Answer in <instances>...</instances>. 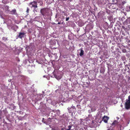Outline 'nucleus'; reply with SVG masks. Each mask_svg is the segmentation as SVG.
Returning <instances> with one entry per match:
<instances>
[{
    "label": "nucleus",
    "instance_id": "obj_12",
    "mask_svg": "<svg viewBox=\"0 0 130 130\" xmlns=\"http://www.w3.org/2000/svg\"><path fill=\"white\" fill-rule=\"evenodd\" d=\"M80 53L79 54V55L80 56H82L84 54V51L82 49L80 50Z\"/></svg>",
    "mask_w": 130,
    "mask_h": 130
},
{
    "label": "nucleus",
    "instance_id": "obj_20",
    "mask_svg": "<svg viewBox=\"0 0 130 130\" xmlns=\"http://www.w3.org/2000/svg\"><path fill=\"white\" fill-rule=\"evenodd\" d=\"M91 110H92V111H94V110H95H95H93V109L92 108Z\"/></svg>",
    "mask_w": 130,
    "mask_h": 130
},
{
    "label": "nucleus",
    "instance_id": "obj_23",
    "mask_svg": "<svg viewBox=\"0 0 130 130\" xmlns=\"http://www.w3.org/2000/svg\"><path fill=\"white\" fill-rule=\"evenodd\" d=\"M74 107H74V106H73V108H74Z\"/></svg>",
    "mask_w": 130,
    "mask_h": 130
},
{
    "label": "nucleus",
    "instance_id": "obj_7",
    "mask_svg": "<svg viewBox=\"0 0 130 130\" xmlns=\"http://www.w3.org/2000/svg\"><path fill=\"white\" fill-rule=\"evenodd\" d=\"M43 97V95L42 94H39L37 98V100H40Z\"/></svg>",
    "mask_w": 130,
    "mask_h": 130
},
{
    "label": "nucleus",
    "instance_id": "obj_11",
    "mask_svg": "<svg viewBox=\"0 0 130 130\" xmlns=\"http://www.w3.org/2000/svg\"><path fill=\"white\" fill-rule=\"evenodd\" d=\"M5 8L6 10V12L7 13H8L9 12V10L8 9H9V7L8 6H6L5 7Z\"/></svg>",
    "mask_w": 130,
    "mask_h": 130
},
{
    "label": "nucleus",
    "instance_id": "obj_13",
    "mask_svg": "<svg viewBox=\"0 0 130 130\" xmlns=\"http://www.w3.org/2000/svg\"><path fill=\"white\" fill-rule=\"evenodd\" d=\"M72 127V126L71 125H69L68 126V129H66L65 130H70V129Z\"/></svg>",
    "mask_w": 130,
    "mask_h": 130
},
{
    "label": "nucleus",
    "instance_id": "obj_3",
    "mask_svg": "<svg viewBox=\"0 0 130 130\" xmlns=\"http://www.w3.org/2000/svg\"><path fill=\"white\" fill-rule=\"evenodd\" d=\"M41 12L42 15H45L47 14V11L46 9H41L40 10Z\"/></svg>",
    "mask_w": 130,
    "mask_h": 130
},
{
    "label": "nucleus",
    "instance_id": "obj_26",
    "mask_svg": "<svg viewBox=\"0 0 130 130\" xmlns=\"http://www.w3.org/2000/svg\"><path fill=\"white\" fill-rule=\"evenodd\" d=\"M68 109L69 110V108H68Z\"/></svg>",
    "mask_w": 130,
    "mask_h": 130
},
{
    "label": "nucleus",
    "instance_id": "obj_15",
    "mask_svg": "<svg viewBox=\"0 0 130 130\" xmlns=\"http://www.w3.org/2000/svg\"><path fill=\"white\" fill-rule=\"evenodd\" d=\"M29 10V9L28 8H27V10H26V12L27 13H28V12Z\"/></svg>",
    "mask_w": 130,
    "mask_h": 130
},
{
    "label": "nucleus",
    "instance_id": "obj_4",
    "mask_svg": "<svg viewBox=\"0 0 130 130\" xmlns=\"http://www.w3.org/2000/svg\"><path fill=\"white\" fill-rule=\"evenodd\" d=\"M25 34V33L24 32H20L18 36V37L19 38L21 39L24 37Z\"/></svg>",
    "mask_w": 130,
    "mask_h": 130
},
{
    "label": "nucleus",
    "instance_id": "obj_17",
    "mask_svg": "<svg viewBox=\"0 0 130 130\" xmlns=\"http://www.w3.org/2000/svg\"><path fill=\"white\" fill-rule=\"evenodd\" d=\"M3 40H6V38L5 37L3 38Z\"/></svg>",
    "mask_w": 130,
    "mask_h": 130
},
{
    "label": "nucleus",
    "instance_id": "obj_22",
    "mask_svg": "<svg viewBox=\"0 0 130 130\" xmlns=\"http://www.w3.org/2000/svg\"><path fill=\"white\" fill-rule=\"evenodd\" d=\"M122 0H118V1H121Z\"/></svg>",
    "mask_w": 130,
    "mask_h": 130
},
{
    "label": "nucleus",
    "instance_id": "obj_25",
    "mask_svg": "<svg viewBox=\"0 0 130 130\" xmlns=\"http://www.w3.org/2000/svg\"><path fill=\"white\" fill-rule=\"evenodd\" d=\"M50 122H48V123H50Z\"/></svg>",
    "mask_w": 130,
    "mask_h": 130
},
{
    "label": "nucleus",
    "instance_id": "obj_18",
    "mask_svg": "<svg viewBox=\"0 0 130 130\" xmlns=\"http://www.w3.org/2000/svg\"><path fill=\"white\" fill-rule=\"evenodd\" d=\"M118 120L119 119V118L118 117H117L116 118Z\"/></svg>",
    "mask_w": 130,
    "mask_h": 130
},
{
    "label": "nucleus",
    "instance_id": "obj_21",
    "mask_svg": "<svg viewBox=\"0 0 130 130\" xmlns=\"http://www.w3.org/2000/svg\"><path fill=\"white\" fill-rule=\"evenodd\" d=\"M60 24V22H58V24Z\"/></svg>",
    "mask_w": 130,
    "mask_h": 130
},
{
    "label": "nucleus",
    "instance_id": "obj_10",
    "mask_svg": "<svg viewBox=\"0 0 130 130\" xmlns=\"http://www.w3.org/2000/svg\"><path fill=\"white\" fill-rule=\"evenodd\" d=\"M11 13L13 14H16V11L15 9H13L10 12Z\"/></svg>",
    "mask_w": 130,
    "mask_h": 130
},
{
    "label": "nucleus",
    "instance_id": "obj_9",
    "mask_svg": "<svg viewBox=\"0 0 130 130\" xmlns=\"http://www.w3.org/2000/svg\"><path fill=\"white\" fill-rule=\"evenodd\" d=\"M53 111L54 113H56V114L58 115H59L60 114V111L59 110H53Z\"/></svg>",
    "mask_w": 130,
    "mask_h": 130
},
{
    "label": "nucleus",
    "instance_id": "obj_16",
    "mask_svg": "<svg viewBox=\"0 0 130 130\" xmlns=\"http://www.w3.org/2000/svg\"><path fill=\"white\" fill-rule=\"evenodd\" d=\"M69 17L66 18V21H68L69 19Z\"/></svg>",
    "mask_w": 130,
    "mask_h": 130
},
{
    "label": "nucleus",
    "instance_id": "obj_8",
    "mask_svg": "<svg viewBox=\"0 0 130 130\" xmlns=\"http://www.w3.org/2000/svg\"><path fill=\"white\" fill-rule=\"evenodd\" d=\"M54 75L55 78H56L57 79H60L61 78V76H57L55 74V73H54Z\"/></svg>",
    "mask_w": 130,
    "mask_h": 130
},
{
    "label": "nucleus",
    "instance_id": "obj_14",
    "mask_svg": "<svg viewBox=\"0 0 130 130\" xmlns=\"http://www.w3.org/2000/svg\"><path fill=\"white\" fill-rule=\"evenodd\" d=\"M127 21L130 23V17L127 19Z\"/></svg>",
    "mask_w": 130,
    "mask_h": 130
},
{
    "label": "nucleus",
    "instance_id": "obj_2",
    "mask_svg": "<svg viewBox=\"0 0 130 130\" xmlns=\"http://www.w3.org/2000/svg\"><path fill=\"white\" fill-rule=\"evenodd\" d=\"M128 99L126 103V108L128 109L130 108V95L128 96Z\"/></svg>",
    "mask_w": 130,
    "mask_h": 130
},
{
    "label": "nucleus",
    "instance_id": "obj_24",
    "mask_svg": "<svg viewBox=\"0 0 130 130\" xmlns=\"http://www.w3.org/2000/svg\"><path fill=\"white\" fill-rule=\"evenodd\" d=\"M62 130H63L64 129L63 128L62 129Z\"/></svg>",
    "mask_w": 130,
    "mask_h": 130
},
{
    "label": "nucleus",
    "instance_id": "obj_1",
    "mask_svg": "<svg viewBox=\"0 0 130 130\" xmlns=\"http://www.w3.org/2000/svg\"><path fill=\"white\" fill-rule=\"evenodd\" d=\"M29 5L31 8L33 7L35 9H36L37 7V3L35 1H34L30 3Z\"/></svg>",
    "mask_w": 130,
    "mask_h": 130
},
{
    "label": "nucleus",
    "instance_id": "obj_6",
    "mask_svg": "<svg viewBox=\"0 0 130 130\" xmlns=\"http://www.w3.org/2000/svg\"><path fill=\"white\" fill-rule=\"evenodd\" d=\"M119 124L118 122L116 120H115L112 123V126H116L117 125H119Z\"/></svg>",
    "mask_w": 130,
    "mask_h": 130
},
{
    "label": "nucleus",
    "instance_id": "obj_5",
    "mask_svg": "<svg viewBox=\"0 0 130 130\" xmlns=\"http://www.w3.org/2000/svg\"><path fill=\"white\" fill-rule=\"evenodd\" d=\"M109 119V117L107 116H104L103 118V120L105 123H107Z\"/></svg>",
    "mask_w": 130,
    "mask_h": 130
},
{
    "label": "nucleus",
    "instance_id": "obj_19",
    "mask_svg": "<svg viewBox=\"0 0 130 130\" xmlns=\"http://www.w3.org/2000/svg\"><path fill=\"white\" fill-rule=\"evenodd\" d=\"M51 119L50 118H49L48 119V121H49Z\"/></svg>",
    "mask_w": 130,
    "mask_h": 130
}]
</instances>
